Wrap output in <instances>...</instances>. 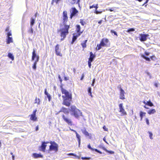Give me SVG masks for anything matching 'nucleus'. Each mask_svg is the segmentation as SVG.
Wrapping results in <instances>:
<instances>
[{
	"instance_id": "f257e3e1",
	"label": "nucleus",
	"mask_w": 160,
	"mask_h": 160,
	"mask_svg": "<svg viewBox=\"0 0 160 160\" xmlns=\"http://www.w3.org/2000/svg\"><path fill=\"white\" fill-rule=\"evenodd\" d=\"M68 18L67 12L65 11L62 13V22L64 25L63 28H61L58 30V33L59 34L61 37V41L63 40L69 34V30L70 28V25H67L66 23L68 22Z\"/></svg>"
},
{
	"instance_id": "f03ea898",
	"label": "nucleus",
	"mask_w": 160,
	"mask_h": 160,
	"mask_svg": "<svg viewBox=\"0 0 160 160\" xmlns=\"http://www.w3.org/2000/svg\"><path fill=\"white\" fill-rule=\"evenodd\" d=\"M60 88L62 93L64 95L62 96L63 99L62 104L68 107L70 105L72 99V94L63 88L62 84L60 85Z\"/></svg>"
},
{
	"instance_id": "7ed1b4c3",
	"label": "nucleus",
	"mask_w": 160,
	"mask_h": 160,
	"mask_svg": "<svg viewBox=\"0 0 160 160\" xmlns=\"http://www.w3.org/2000/svg\"><path fill=\"white\" fill-rule=\"evenodd\" d=\"M69 111L71 115L77 118H79L80 116H82V112L75 105H72L71 106Z\"/></svg>"
},
{
	"instance_id": "20e7f679",
	"label": "nucleus",
	"mask_w": 160,
	"mask_h": 160,
	"mask_svg": "<svg viewBox=\"0 0 160 160\" xmlns=\"http://www.w3.org/2000/svg\"><path fill=\"white\" fill-rule=\"evenodd\" d=\"M110 44L109 40L107 38H103L102 39L99 44H98L97 48L98 50H99L102 47H107Z\"/></svg>"
},
{
	"instance_id": "39448f33",
	"label": "nucleus",
	"mask_w": 160,
	"mask_h": 160,
	"mask_svg": "<svg viewBox=\"0 0 160 160\" xmlns=\"http://www.w3.org/2000/svg\"><path fill=\"white\" fill-rule=\"evenodd\" d=\"M51 145L49 146V150L50 151H54L57 152L58 150V145L55 142H50Z\"/></svg>"
},
{
	"instance_id": "423d86ee",
	"label": "nucleus",
	"mask_w": 160,
	"mask_h": 160,
	"mask_svg": "<svg viewBox=\"0 0 160 160\" xmlns=\"http://www.w3.org/2000/svg\"><path fill=\"white\" fill-rule=\"evenodd\" d=\"M62 117L64 121L69 125L71 126L73 125L72 121L68 115L63 114Z\"/></svg>"
},
{
	"instance_id": "0eeeda50",
	"label": "nucleus",
	"mask_w": 160,
	"mask_h": 160,
	"mask_svg": "<svg viewBox=\"0 0 160 160\" xmlns=\"http://www.w3.org/2000/svg\"><path fill=\"white\" fill-rule=\"evenodd\" d=\"M120 91L119 98L122 100H124L125 99L124 94L125 93L124 90L122 89L121 85H119L117 87Z\"/></svg>"
},
{
	"instance_id": "6e6552de",
	"label": "nucleus",
	"mask_w": 160,
	"mask_h": 160,
	"mask_svg": "<svg viewBox=\"0 0 160 160\" xmlns=\"http://www.w3.org/2000/svg\"><path fill=\"white\" fill-rule=\"evenodd\" d=\"M119 107V112L121 113L122 116H125L127 115V113L125 111L122 103H120L118 105Z\"/></svg>"
},
{
	"instance_id": "1a4fd4ad",
	"label": "nucleus",
	"mask_w": 160,
	"mask_h": 160,
	"mask_svg": "<svg viewBox=\"0 0 160 160\" xmlns=\"http://www.w3.org/2000/svg\"><path fill=\"white\" fill-rule=\"evenodd\" d=\"M12 35L11 31H10L9 32L7 33V40L6 43L7 44H9L13 42V39L12 37H10V36Z\"/></svg>"
},
{
	"instance_id": "9d476101",
	"label": "nucleus",
	"mask_w": 160,
	"mask_h": 160,
	"mask_svg": "<svg viewBox=\"0 0 160 160\" xmlns=\"http://www.w3.org/2000/svg\"><path fill=\"white\" fill-rule=\"evenodd\" d=\"M39 56L37 55L35 50L33 49L32 52V60L34 61L35 60V61L38 62L39 60Z\"/></svg>"
},
{
	"instance_id": "9b49d317",
	"label": "nucleus",
	"mask_w": 160,
	"mask_h": 160,
	"mask_svg": "<svg viewBox=\"0 0 160 160\" xmlns=\"http://www.w3.org/2000/svg\"><path fill=\"white\" fill-rule=\"evenodd\" d=\"M49 143V142H42V143L41 145L39 147V150L45 152L47 147L46 144Z\"/></svg>"
},
{
	"instance_id": "f8f14e48",
	"label": "nucleus",
	"mask_w": 160,
	"mask_h": 160,
	"mask_svg": "<svg viewBox=\"0 0 160 160\" xmlns=\"http://www.w3.org/2000/svg\"><path fill=\"white\" fill-rule=\"evenodd\" d=\"M36 109H35L33 112L30 115V119L33 121H36L37 120V118L36 116Z\"/></svg>"
},
{
	"instance_id": "ddd939ff",
	"label": "nucleus",
	"mask_w": 160,
	"mask_h": 160,
	"mask_svg": "<svg viewBox=\"0 0 160 160\" xmlns=\"http://www.w3.org/2000/svg\"><path fill=\"white\" fill-rule=\"evenodd\" d=\"M59 44H57L55 47V51L56 54L58 56H62V54L61 52V50L59 49Z\"/></svg>"
},
{
	"instance_id": "4468645a",
	"label": "nucleus",
	"mask_w": 160,
	"mask_h": 160,
	"mask_svg": "<svg viewBox=\"0 0 160 160\" xmlns=\"http://www.w3.org/2000/svg\"><path fill=\"white\" fill-rule=\"evenodd\" d=\"M72 11H71V14L70 16V18L71 19L72 17L75 16L77 13H78V11L75 8H71Z\"/></svg>"
},
{
	"instance_id": "2eb2a0df",
	"label": "nucleus",
	"mask_w": 160,
	"mask_h": 160,
	"mask_svg": "<svg viewBox=\"0 0 160 160\" xmlns=\"http://www.w3.org/2000/svg\"><path fill=\"white\" fill-rule=\"evenodd\" d=\"M148 36V34H139V40L141 42L145 41L147 40V38Z\"/></svg>"
},
{
	"instance_id": "dca6fc26",
	"label": "nucleus",
	"mask_w": 160,
	"mask_h": 160,
	"mask_svg": "<svg viewBox=\"0 0 160 160\" xmlns=\"http://www.w3.org/2000/svg\"><path fill=\"white\" fill-rule=\"evenodd\" d=\"M72 35V40L71 42V44H73L74 42L77 39V38L81 35L80 33H74Z\"/></svg>"
},
{
	"instance_id": "f3484780",
	"label": "nucleus",
	"mask_w": 160,
	"mask_h": 160,
	"mask_svg": "<svg viewBox=\"0 0 160 160\" xmlns=\"http://www.w3.org/2000/svg\"><path fill=\"white\" fill-rule=\"evenodd\" d=\"M82 133L86 137H89L90 138H91L92 136L91 134L89 133L85 129L84 130H82Z\"/></svg>"
},
{
	"instance_id": "a211bd4d",
	"label": "nucleus",
	"mask_w": 160,
	"mask_h": 160,
	"mask_svg": "<svg viewBox=\"0 0 160 160\" xmlns=\"http://www.w3.org/2000/svg\"><path fill=\"white\" fill-rule=\"evenodd\" d=\"M32 157L34 158H43V156L40 154H38L36 153H33L32 154Z\"/></svg>"
},
{
	"instance_id": "6ab92c4d",
	"label": "nucleus",
	"mask_w": 160,
	"mask_h": 160,
	"mask_svg": "<svg viewBox=\"0 0 160 160\" xmlns=\"http://www.w3.org/2000/svg\"><path fill=\"white\" fill-rule=\"evenodd\" d=\"M87 147H88V148L89 149H90L91 150H92V151H95L96 152H98V153H99L100 154L102 153V152L98 150V149H96V148L94 149V148H92L90 144H88V145Z\"/></svg>"
},
{
	"instance_id": "aec40b11",
	"label": "nucleus",
	"mask_w": 160,
	"mask_h": 160,
	"mask_svg": "<svg viewBox=\"0 0 160 160\" xmlns=\"http://www.w3.org/2000/svg\"><path fill=\"white\" fill-rule=\"evenodd\" d=\"M90 57L88 59V60L89 61H92L94 59L95 57V55L93 54L92 52H90Z\"/></svg>"
},
{
	"instance_id": "412c9836",
	"label": "nucleus",
	"mask_w": 160,
	"mask_h": 160,
	"mask_svg": "<svg viewBox=\"0 0 160 160\" xmlns=\"http://www.w3.org/2000/svg\"><path fill=\"white\" fill-rule=\"evenodd\" d=\"M142 102L146 105H147L150 107H152L153 105V103L151 102L150 100L147 102L145 101H143Z\"/></svg>"
},
{
	"instance_id": "4be33fe9",
	"label": "nucleus",
	"mask_w": 160,
	"mask_h": 160,
	"mask_svg": "<svg viewBox=\"0 0 160 160\" xmlns=\"http://www.w3.org/2000/svg\"><path fill=\"white\" fill-rule=\"evenodd\" d=\"M81 27L80 25H77L76 26V31L77 32V33H80V35L82 33L83 31H81Z\"/></svg>"
},
{
	"instance_id": "5701e85b",
	"label": "nucleus",
	"mask_w": 160,
	"mask_h": 160,
	"mask_svg": "<svg viewBox=\"0 0 160 160\" xmlns=\"http://www.w3.org/2000/svg\"><path fill=\"white\" fill-rule=\"evenodd\" d=\"M72 131H73L75 132L76 134V137L78 139V145H79L80 144L81 142V139H80V136L78 134L77 132L75 130H72Z\"/></svg>"
},
{
	"instance_id": "b1692460",
	"label": "nucleus",
	"mask_w": 160,
	"mask_h": 160,
	"mask_svg": "<svg viewBox=\"0 0 160 160\" xmlns=\"http://www.w3.org/2000/svg\"><path fill=\"white\" fill-rule=\"evenodd\" d=\"M44 93L46 95H47V97L48 98V101L50 102L51 100V97L50 94L47 92L46 89H45Z\"/></svg>"
},
{
	"instance_id": "393cba45",
	"label": "nucleus",
	"mask_w": 160,
	"mask_h": 160,
	"mask_svg": "<svg viewBox=\"0 0 160 160\" xmlns=\"http://www.w3.org/2000/svg\"><path fill=\"white\" fill-rule=\"evenodd\" d=\"M103 150L111 154H113L114 153V152L113 151L108 150L105 148L104 147H102L101 148Z\"/></svg>"
},
{
	"instance_id": "a878e982",
	"label": "nucleus",
	"mask_w": 160,
	"mask_h": 160,
	"mask_svg": "<svg viewBox=\"0 0 160 160\" xmlns=\"http://www.w3.org/2000/svg\"><path fill=\"white\" fill-rule=\"evenodd\" d=\"M88 41L87 40H84L83 42L81 43V45H82V47L83 48H84L86 47L87 44L86 43Z\"/></svg>"
},
{
	"instance_id": "bb28decb",
	"label": "nucleus",
	"mask_w": 160,
	"mask_h": 160,
	"mask_svg": "<svg viewBox=\"0 0 160 160\" xmlns=\"http://www.w3.org/2000/svg\"><path fill=\"white\" fill-rule=\"evenodd\" d=\"M156 112V111L154 109H152L148 112V113L150 115L152 114H154Z\"/></svg>"
},
{
	"instance_id": "cd10ccee",
	"label": "nucleus",
	"mask_w": 160,
	"mask_h": 160,
	"mask_svg": "<svg viewBox=\"0 0 160 160\" xmlns=\"http://www.w3.org/2000/svg\"><path fill=\"white\" fill-rule=\"evenodd\" d=\"M8 56L9 58L11 59L13 61L14 60V57L12 54L11 53H8Z\"/></svg>"
},
{
	"instance_id": "c85d7f7f",
	"label": "nucleus",
	"mask_w": 160,
	"mask_h": 160,
	"mask_svg": "<svg viewBox=\"0 0 160 160\" xmlns=\"http://www.w3.org/2000/svg\"><path fill=\"white\" fill-rule=\"evenodd\" d=\"M146 113L143 112L142 111L140 112V117L141 120H142L143 118V117L145 116Z\"/></svg>"
},
{
	"instance_id": "c756f323",
	"label": "nucleus",
	"mask_w": 160,
	"mask_h": 160,
	"mask_svg": "<svg viewBox=\"0 0 160 160\" xmlns=\"http://www.w3.org/2000/svg\"><path fill=\"white\" fill-rule=\"evenodd\" d=\"M35 22V19L31 18L30 19V26L31 27H32Z\"/></svg>"
},
{
	"instance_id": "7c9ffc66",
	"label": "nucleus",
	"mask_w": 160,
	"mask_h": 160,
	"mask_svg": "<svg viewBox=\"0 0 160 160\" xmlns=\"http://www.w3.org/2000/svg\"><path fill=\"white\" fill-rule=\"evenodd\" d=\"M61 112H62L65 113H68V109L67 108H64V107H62L61 109Z\"/></svg>"
},
{
	"instance_id": "2f4dec72",
	"label": "nucleus",
	"mask_w": 160,
	"mask_h": 160,
	"mask_svg": "<svg viewBox=\"0 0 160 160\" xmlns=\"http://www.w3.org/2000/svg\"><path fill=\"white\" fill-rule=\"evenodd\" d=\"M141 57L142 58H143L145 59L147 61L149 62L150 61V58H149L146 57L144 55H143V54L141 55Z\"/></svg>"
},
{
	"instance_id": "473e14b6",
	"label": "nucleus",
	"mask_w": 160,
	"mask_h": 160,
	"mask_svg": "<svg viewBox=\"0 0 160 160\" xmlns=\"http://www.w3.org/2000/svg\"><path fill=\"white\" fill-rule=\"evenodd\" d=\"M35 103H37L39 105L40 104V99L39 98H37V97L35 98Z\"/></svg>"
},
{
	"instance_id": "72a5a7b5",
	"label": "nucleus",
	"mask_w": 160,
	"mask_h": 160,
	"mask_svg": "<svg viewBox=\"0 0 160 160\" xmlns=\"http://www.w3.org/2000/svg\"><path fill=\"white\" fill-rule=\"evenodd\" d=\"M80 0H72L71 1V3L72 4H74L76 3L77 4H79Z\"/></svg>"
},
{
	"instance_id": "f704fd0d",
	"label": "nucleus",
	"mask_w": 160,
	"mask_h": 160,
	"mask_svg": "<svg viewBox=\"0 0 160 160\" xmlns=\"http://www.w3.org/2000/svg\"><path fill=\"white\" fill-rule=\"evenodd\" d=\"M88 92L89 95L91 96V97H92V93L91 92V87H89L88 88Z\"/></svg>"
},
{
	"instance_id": "c9c22d12",
	"label": "nucleus",
	"mask_w": 160,
	"mask_h": 160,
	"mask_svg": "<svg viewBox=\"0 0 160 160\" xmlns=\"http://www.w3.org/2000/svg\"><path fill=\"white\" fill-rule=\"evenodd\" d=\"M80 23L82 26H84L86 24V22L83 19H81L80 20Z\"/></svg>"
},
{
	"instance_id": "e433bc0d",
	"label": "nucleus",
	"mask_w": 160,
	"mask_h": 160,
	"mask_svg": "<svg viewBox=\"0 0 160 160\" xmlns=\"http://www.w3.org/2000/svg\"><path fill=\"white\" fill-rule=\"evenodd\" d=\"M38 62L34 61L33 64L32 68L33 69L35 70H36V65L37 64V63Z\"/></svg>"
},
{
	"instance_id": "4c0bfd02",
	"label": "nucleus",
	"mask_w": 160,
	"mask_h": 160,
	"mask_svg": "<svg viewBox=\"0 0 160 160\" xmlns=\"http://www.w3.org/2000/svg\"><path fill=\"white\" fill-rule=\"evenodd\" d=\"M61 0H52L51 2V4L53 5L54 2H55L56 4H58L59 2Z\"/></svg>"
},
{
	"instance_id": "58836bf2",
	"label": "nucleus",
	"mask_w": 160,
	"mask_h": 160,
	"mask_svg": "<svg viewBox=\"0 0 160 160\" xmlns=\"http://www.w3.org/2000/svg\"><path fill=\"white\" fill-rule=\"evenodd\" d=\"M148 133L149 134V136L150 138L151 139H153V137H152L153 134H152V132H151L149 131V132H148Z\"/></svg>"
},
{
	"instance_id": "ea45409f",
	"label": "nucleus",
	"mask_w": 160,
	"mask_h": 160,
	"mask_svg": "<svg viewBox=\"0 0 160 160\" xmlns=\"http://www.w3.org/2000/svg\"><path fill=\"white\" fill-rule=\"evenodd\" d=\"M135 30L133 28H130L128 29V30L127 31V32H133Z\"/></svg>"
},
{
	"instance_id": "a19ab883",
	"label": "nucleus",
	"mask_w": 160,
	"mask_h": 160,
	"mask_svg": "<svg viewBox=\"0 0 160 160\" xmlns=\"http://www.w3.org/2000/svg\"><path fill=\"white\" fill-rule=\"evenodd\" d=\"M81 159L82 160H89L90 159V158L87 157H82L81 158Z\"/></svg>"
},
{
	"instance_id": "79ce46f5",
	"label": "nucleus",
	"mask_w": 160,
	"mask_h": 160,
	"mask_svg": "<svg viewBox=\"0 0 160 160\" xmlns=\"http://www.w3.org/2000/svg\"><path fill=\"white\" fill-rule=\"evenodd\" d=\"M11 30H10V28H9V26H8L5 29V32H10Z\"/></svg>"
},
{
	"instance_id": "37998d69",
	"label": "nucleus",
	"mask_w": 160,
	"mask_h": 160,
	"mask_svg": "<svg viewBox=\"0 0 160 160\" xmlns=\"http://www.w3.org/2000/svg\"><path fill=\"white\" fill-rule=\"evenodd\" d=\"M58 78L59 79V80L61 84H62V80L59 74L58 75Z\"/></svg>"
},
{
	"instance_id": "c03bdc74",
	"label": "nucleus",
	"mask_w": 160,
	"mask_h": 160,
	"mask_svg": "<svg viewBox=\"0 0 160 160\" xmlns=\"http://www.w3.org/2000/svg\"><path fill=\"white\" fill-rule=\"evenodd\" d=\"M29 32L32 34L33 33V29L32 27H31L30 29L28 31Z\"/></svg>"
},
{
	"instance_id": "a18cd8bd",
	"label": "nucleus",
	"mask_w": 160,
	"mask_h": 160,
	"mask_svg": "<svg viewBox=\"0 0 160 160\" xmlns=\"http://www.w3.org/2000/svg\"><path fill=\"white\" fill-rule=\"evenodd\" d=\"M150 58L153 60H154L156 59V57L154 55L150 57Z\"/></svg>"
},
{
	"instance_id": "49530a36",
	"label": "nucleus",
	"mask_w": 160,
	"mask_h": 160,
	"mask_svg": "<svg viewBox=\"0 0 160 160\" xmlns=\"http://www.w3.org/2000/svg\"><path fill=\"white\" fill-rule=\"evenodd\" d=\"M111 32L112 33H114L115 35L117 36H118V35H117V32H116L114 31L113 30H111Z\"/></svg>"
},
{
	"instance_id": "de8ad7c7",
	"label": "nucleus",
	"mask_w": 160,
	"mask_h": 160,
	"mask_svg": "<svg viewBox=\"0 0 160 160\" xmlns=\"http://www.w3.org/2000/svg\"><path fill=\"white\" fill-rule=\"evenodd\" d=\"M92 62V61H88V67L89 68H91V63Z\"/></svg>"
},
{
	"instance_id": "09e8293b",
	"label": "nucleus",
	"mask_w": 160,
	"mask_h": 160,
	"mask_svg": "<svg viewBox=\"0 0 160 160\" xmlns=\"http://www.w3.org/2000/svg\"><path fill=\"white\" fill-rule=\"evenodd\" d=\"M145 120V121H146V122L147 125H149V121L148 119V118H146Z\"/></svg>"
},
{
	"instance_id": "8fccbe9b",
	"label": "nucleus",
	"mask_w": 160,
	"mask_h": 160,
	"mask_svg": "<svg viewBox=\"0 0 160 160\" xmlns=\"http://www.w3.org/2000/svg\"><path fill=\"white\" fill-rule=\"evenodd\" d=\"M103 128L105 131H108V129L106 127L105 125H104L103 126Z\"/></svg>"
},
{
	"instance_id": "3c124183",
	"label": "nucleus",
	"mask_w": 160,
	"mask_h": 160,
	"mask_svg": "<svg viewBox=\"0 0 160 160\" xmlns=\"http://www.w3.org/2000/svg\"><path fill=\"white\" fill-rule=\"evenodd\" d=\"M64 80L65 81H67L69 80V77H67L65 76L64 77Z\"/></svg>"
},
{
	"instance_id": "603ef678",
	"label": "nucleus",
	"mask_w": 160,
	"mask_h": 160,
	"mask_svg": "<svg viewBox=\"0 0 160 160\" xmlns=\"http://www.w3.org/2000/svg\"><path fill=\"white\" fill-rule=\"evenodd\" d=\"M108 10L110 12H112L113 11V8H109L108 9Z\"/></svg>"
},
{
	"instance_id": "864d4df0",
	"label": "nucleus",
	"mask_w": 160,
	"mask_h": 160,
	"mask_svg": "<svg viewBox=\"0 0 160 160\" xmlns=\"http://www.w3.org/2000/svg\"><path fill=\"white\" fill-rule=\"evenodd\" d=\"M84 74H82V77H81V79H80V80H83V78L84 77Z\"/></svg>"
},
{
	"instance_id": "5fc2aeb1",
	"label": "nucleus",
	"mask_w": 160,
	"mask_h": 160,
	"mask_svg": "<svg viewBox=\"0 0 160 160\" xmlns=\"http://www.w3.org/2000/svg\"><path fill=\"white\" fill-rule=\"evenodd\" d=\"M95 6L94 5H93L92 6H90V7H89V8L90 9H91V8H94V7H95Z\"/></svg>"
},
{
	"instance_id": "6e6d98bb",
	"label": "nucleus",
	"mask_w": 160,
	"mask_h": 160,
	"mask_svg": "<svg viewBox=\"0 0 160 160\" xmlns=\"http://www.w3.org/2000/svg\"><path fill=\"white\" fill-rule=\"evenodd\" d=\"M144 53L146 55H148L149 54V52H145Z\"/></svg>"
},
{
	"instance_id": "4d7b16f0",
	"label": "nucleus",
	"mask_w": 160,
	"mask_h": 160,
	"mask_svg": "<svg viewBox=\"0 0 160 160\" xmlns=\"http://www.w3.org/2000/svg\"><path fill=\"white\" fill-rule=\"evenodd\" d=\"M38 130V125L36 127L35 130L36 131H37Z\"/></svg>"
},
{
	"instance_id": "13d9d810",
	"label": "nucleus",
	"mask_w": 160,
	"mask_h": 160,
	"mask_svg": "<svg viewBox=\"0 0 160 160\" xmlns=\"http://www.w3.org/2000/svg\"><path fill=\"white\" fill-rule=\"evenodd\" d=\"M102 20H101L98 22V24H100L102 23Z\"/></svg>"
},
{
	"instance_id": "bf43d9fd",
	"label": "nucleus",
	"mask_w": 160,
	"mask_h": 160,
	"mask_svg": "<svg viewBox=\"0 0 160 160\" xmlns=\"http://www.w3.org/2000/svg\"><path fill=\"white\" fill-rule=\"evenodd\" d=\"M69 155H72V156H76V155H75L74 154V153H69L68 154Z\"/></svg>"
},
{
	"instance_id": "052dcab7",
	"label": "nucleus",
	"mask_w": 160,
	"mask_h": 160,
	"mask_svg": "<svg viewBox=\"0 0 160 160\" xmlns=\"http://www.w3.org/2000/svg\"><path fill=\"white\" fill-rule=\"evenodd\" d=\"M149 0H146V2H144V3L142 5H144V4H146V3H147Z\"/></svg>"
},
{
	"instance_id": "680f3d73",
	"label": "nucleus",
	"mask_w": 160,
	"mask_h": 160,
	"mask_svg": "<svg viewBox=\"0 0 160 160\" xmlns=\"http://www.w3.org/2000/svg\"><path fill=\"white\" fill-rule=\"evenodd\" d=\"M98 5L97 4L95 6V7H94V8H96V10L98 8Z\"/></svg>"
},
{
	"instance_id": "e2e57ef3",
	"label": "nucleus",
	"mask_w": 160,
	"mask_h": 160,
	"mask_svg": "<svg viewBox=\"0 0 160 160\" xmlns=\"http://www.w3.org/2000/svg\"><path fill=\"white\" fill-rule=\"evenodd\" d=\"M154 85L156 87H158V84L157 83H154Z\"/></svg>"
},
{
	"instance_id": "0e129e2a",
	"label": "nucleus",
	"mask_w": 160,
	"mask_h": 160,
	"mask_svg": "<svg viewBox=\"0 0 160 160\" xmlns=\"http://www.w3.org/2000/svg\"><path fill=\"white\" fill-rule=\"evenodd\" d=\"M12 158L13 159V160H14L15 159V157L13 155H12Z\"/></svg>"
},
{
	"instance_id": "69168bd1",
	"label": "nucleus",
	"mask_w": 160,
	"mask_h": 160,
	"mask_svg": "<svg viewBox=\"0 0 160 160\" xmlns=\"http://www.w3.org/2000/svg\"><path fill=\"white\" fill-rule=\"evenodd\" d=\"M95 78H93L92 80V83H94V82H95Z\"/></svg>"
},
{
	"instance_id": "338daca9",
	"label": "nucleus",
	"mask_w": 160,
	"mask_h": 160,
	"mask_svg": "<svg viewBox=\"0 0 160 160\" xmlns=\"http://www.w3.org/2000/svg\"><path fill=\"white\" fill-rule=\"evenodd\" d=\"M95 13L97 14H98L99 13V12L98 11H96V12H95Z\"/></svg>"
},
{
	"instance_id": "774afa93",
	"label": "nucleus",
	"mask_w": 160,
	"mask_h": 160,
	"mask_svg": "<svg viewBox=\"0 0 160 160\" xmlns=\"http://www.w3.org/2000/svg\"><path fill=\"white\" fill-rule=\"evenodd\" d=\"M143 107H144L145 108H146V109H148V108L146 107L145 105H144V106H143Z\"/></svg>"
}]
</instances>
